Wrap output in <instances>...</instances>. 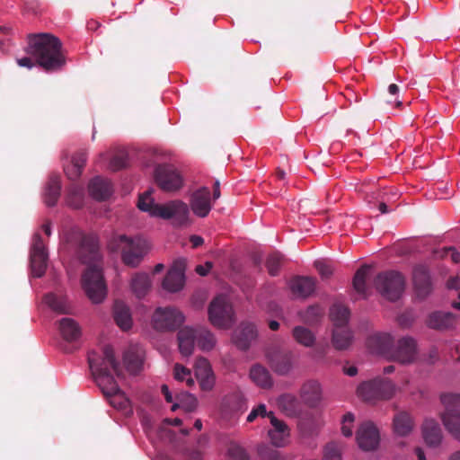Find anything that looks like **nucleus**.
I'll use <instances>...</instances> for the list:
<instances>
[{
  "mask_svg": "<svg viewBox=\"0 0 460 460\" xmlns=\"http://www.w3.org/2000/svg\"><path fill=\"white\" fill-rule=\"evenodd\" d=\"M88 361L97 385L109 398L110 403L118 410L129 412L130 402L114 379V375H119V369L112 348L107 346L101 353L90 352Z\"/></svg>",
  "mask_w": 460,
  "mask_h": 460,
  "instance_id": "obj_1",
  "label": "nucleus"
},
{
  "mask_svg": "<svg viewBox=\"0 0 460 460\" xmlns=\"http://www.w3.org/2000/svg\"><path fill=\"white\" fill-rule=\"evenodd\" d=\"M80 252L83 263L87 266L82 275V288L93 303L100 304L107 296V286L103 279L98 245L92 240L82 245Z\"/></svg>",
  "mask_w": 460,
  "mask_h": 460,
  "instance_id": "obj_2",
  "label": "nucleus"
},
{
  "mask_svg": "<svg viewBox=\"0 0 460 460\" xmlns=\"http://www.w3.org/2000/svg\"><path fill=\"white\" fill-rule=\"evenodd\" d=\"M137 207L153 217L170 220L172 226L177 227L190 224V208L187 203L180 199L155 203L152 197V190H146L139 196Z\"/></svg>",
  "mask_w": 460,
  "mask_h": 460,
  "instance_id": "obj_3",
  "label": "nucleus"
},
{
  "mask_svg": "<svg viewBox=\"0 0 460 460\" xmlns=\"http://www.w3.org/2000/svg\"><path fill=\"white\" fill-rule=\"evenodd\" d=\"M27 52L46 70L59 68L65 63L61 53V42L50 34L31 37Z\"/></svg>",
  "mask_w": 460,
  "mask_h": 460,
  "instance_id": "obj_4",
  "label": "nucleus"
},
{
  "mask_svg": "<svg viewBox=\"0 0 460 460\" xmlns=\"http://www.w3.org/2000/svg\"><path fill=\"white\" fill-rule=\"evenodd\" d=\"M394 339L389 333L376 334L368 340V346L376 353L402 364H409L416 358V343L411 338H402L393 347Z\"/></svg>",
  "mask_w": 460,
  "mask_h": 460,
  "instance_id": "obj_5",
  "label": "nucleus"
},
{
  "mask_svg": "<svg viewBox=\"0 0 460 460\" xmlns=\"http://www.w3.org/2000/svg\"><path fill=\"white\" fill-rule=\"evenodd\" d=\"M112 251L120 250L125 264L135 267L149 249L147 241L140 236L134 238L120 234L114 236L109 243Z\"/></svg>",
  "mask_w": 460,
  "mask_h": 460,
  "instance_id": "obj_6",
  "label": "nucleus"
},
{
  "mask_svg": "<svg viewBox=\"0 0 460 460\" xmlns=\"http://www.w3.org/2000/svg\"><path fill=\"white\" fill-rule=\"evenodd\" d=\"M185 322L183 313L174 306H159L154 311L150 323L157 332H173Z\"/></svg>",
  "mask_w": 460,
  "mask_h": 460,
  "instance_id": "obj_7",
  "label": "nucleus"
},
{
  "mask_svg": "<svg viewBox=\"0 0 460 460\" xmlns=\"http://www.w3.org/2000/svg\"><path fill=\"white\" fill-rule=\"evenodd\" d=\"M208 320L220 329H229L234 322V314L230 299L226 295L216 296L208 306Z\"/></svg>",
  "mask_w": 460,
  "mask_h": 460,
  "instance_id": "obj_8",
  "label": "nucleus"
},
{
  "mask_svg": "<svg viewBox=\"0 0 460 460\" xmlns=\"http://www.w3.org/2000/svg\"><path fill=\"white\" fill-rule=\"evenodd\" d=\"M441 402L445 406V412L441 416L442 421L448 432L460 439V394H442Z\"/></svg>",
  "mask_w": 460,
  "mask_h": 460,
  "instance_id": "obj_9",
  "label": "nucleus"
},
{
  "mask_svg": "<svg viewBox=\"0 0 460 460\" xmlns=\"http://www.w3.org/2000/svg\"><path fill=\"white\" fill-rule=\"evenodd\" d=\"M376 287L384 297L395 301L400 298L404 289V279L402 274L394 271L379 274Z\"/></svg>",
  "mask_w": 460,
  "mask_h": 460,
  "instance_id": "obj_10",
  "label": "nucleus"
},
{
  "mask_svg": "<svg viewBox=\"0 0 460 460\" xmlns=\"http://www.w3.org/2000/svg\"><path fill=\"white\" fill-rule=\"evenodd\" d=\"M393 428L395 445L402 448L409 446L411 442L410 435L414 428L411 415L404 411L397 413L394 418Z\"/></svg>",
  "mask_w": 460,
  "mask_h": 460,
  "instance_id": "obj_11",
  "label": "nucleus"
},
{
  "mask_svg": "<svg viewBox=\"0 0 460 460\" xmlns=\"http://www.w3.org/2000/svg\"><path fill=\"white\" fill-rule=\"evenodd\" d=\"M47 260L48 255L45 246L39 234H35L31 251V268L34 277L40 278L44 274L47 268Z\"/></svg>",
  "mask_w": 460,
  "mask_h": 460,
  "instance_id": "obj_12",
  "label": "nucleus"
},
{
  "mask_svg": "<svg viewBox=\"0 0 460 460\" xmlns=\"http://www.w3.org/2000/svg\"><path fill=\"white\" fill-rule=\"evenodd\" d=\"M155 181L164 191H175L181 188L182 178L169 166H159L155 171Z\"/></svg>",
  "mask_w": 460,
  "mask_h": 460,
  "instance_id": "obj_13",
  "label": "nucleus"
},
{
  "mask_svg": "<svg viewBox=\"0 0 460 460\" xmlns=\"http://www.w3.org/2000/svg\"><path fill=\"white\" fill-rule=\"evenodd\" d=\"M185 285L184 261H175L163 280V288L170 293L179 292Z\"/></svg>",
  "mask_w": 460,
  "mask_h": 460,
  "instance_id": "obj_14",
  "label": "nucleus"
},
{
  "mask_svg": "<svg viewBox=\"0 0 460 460\" xmlns=\"http://www.w3.org/2000/svg\"><path fill=\"white\" fill-rule=\"evenodd\" d=\"M357 442L364 451H372L379 445V432L371 422L363 423L357 432Z\"/></svg>",
  "mask_w": 460,
  "mask_h": 460,
  "instance_id": "obj_15",
  "label": "nucleus"
},
{
  "mask_svg": "<svg viewBox=\"0 0 460 460\" xmlns=\"http://www.w3.org/2000/svg\"><path fill=\"white\" fill-rule=\"evenodd\" d=\"M194 373L199 386L203 391L213 389L216 377L208 360L205 358H199L194 364Z\"/></svg>",
  "mask_w": 460,
  "mask_h": 460,
  "instance_id": "obj_16",
  "label": "nucleus"
},
{
  "mask_svg": "<svg viewBox=\"0 0 460 460\" xmlns=\"http://www.w3.org/2000/svg\"><path fill=\"white\" fill-rule=\"evenodd\" d=\"M190 208L193 213L199 217H206L211 208L210 190L207 187H202L193 192L190 199Z\"/></svg>",
  "mask_w": 460,
  "mask_h": 460,
  "instance_id": "obj_17",
  "label": "nucleus"
},
{
  "mask_svg": "<svg viewBox=\"0 0 460 460\" xmlns=\"http://www.w3.org/2000/svg\"><path fill=\"white\" fill-rule=\"evenodd\" d=\"M272 429L269 430L271 443L276 447H284L288 442L289 429L281 420H278L272 412H269Z\"/></svg>",
  "mask_w": 460,
  "mask_h": 460,
  "instance_id": "obj_18",
  "label": "nucleus"
},
{
  "mask_svg": "<svg viewBox=\"0 0 460 460\" xmlns=\"http://www.w3.org/2000/svg\"><path fill=\"white\" fill-rule=\"evenodd\" d=\"M196 336V330L189 326L179 331L178 346L180 353L183 357H190L193 353Z\"/></svg>",
  "mask_w": 460,
  "mask_h": 460,
  "instance_id": "obj_19",
  "label": "nucleus"
},
{
  "mask_svg": "<svg viewBox=\"0 0 460 460\" xmlns=\"http://www.w3.org/2000/svg\"><path fill=\"white\" fill-rule=\"evenodd\" d=\"M257 337V330L252 323H243L236 329L233 335V341L242 349H245L249 343Z\"/></svg>",
  "mask_w": 460,
  "mask_h": 460,
  "instance_id": "obj_20",
  "label": "nucleus"
},
{
  "mask_svg": "<svg viewBox=\"0 0 460 460\" xmlns=\"http://www.w3.org/2000/svg\"><path fill=\"white\" fill-rule=\"evenodd\" d=\"M113 318L116 324L122 331H128L133 325L130 309L124 302L117 301L114 303Z\"/></svg>",
  "mask_w": 460,
  "mask_h": 460,
  "instance_id": "obj_21",
  "label": "nucleus"
},
{
  "mask_svg": "<svg viewBox=\"0 0 460 460\" xmlns=\"http://www.w3.org/2000/svg\"><path fill=\"white\" fill-rule=\"evenodd\" d=\"M289 288L294 296L306 297L314 291L315 281L309 277H297L290 281Z\"/></svg>",
  "mask_w": 460,
  "mask_h": 460,
  "instance_id": "obj_22",
  "label": "nucleus"
},
{
  "mask_svg": "<svg viewBox=\"0 0 460 460\" xmlns=\"http://www.w3.org/2000/svg\"><path fill=\"white\" fill-rule=\"evenodd\" d=\"M422 436L425 443L431 447H438L442 440L441 429L438 424L431 419L424 421L422 426Z\"/></svg>",
  "mask_w": 460,
  "mask_h": 460,
  "instance_id": "obj_23",
  "label": "nucleus"
},
{
  "mask_svg": "<svg viewBox=\"0 0 460 460\" xmlns=\"http://www.w3.org/2000/svg\"><path fill=\"white\" fill-rule=\"evenodd\" d=\"M58 330L64 340L75 341L81 336V329L78 323L72 318H62L58 323Z\"/></svg>",
  "mask_w": 460,
  "mask_h": 460,
  "instance_id": "obj_24",
  "label": "nucleus"
},
{
  "mask_svg": "<svg viewBox=\"0 0 460 460\" xmlns=\"http://www.w3.org/2000/svg\"><path fill=\"white\" fill-rule=\"evenodd\" d=\"M151 278L146 273H136L130 281V289L138 298L144 297L150 290Z\"/></svg>",
  "mask_w": 460,
  "mask_h": 460,
  "instance_id": "obj_25",
  "label": "nucleus"
},
{
  "mask_svg": "<svg viewBox=\"0 0 460 460\" xmlns=\"http://www.w3.org/2000/svg\"><path fill=\"white\" fill-rule=\"evenodd\" d=\"M89 192L93 199L102 200L111 195L112 188L108 180L96 177L89 184Z\"/></svg>",
  "mask_w": 460,
  "mask_h": 460,
  "instance_id": "obj_26",
  "label": "nucleus"
},
{
  "mask_svg": "<svg viewBox=\"0 0 460 460\" xmlns=\"http://www.w3.org/2000/svg\"><path fill=\"white\" fill-rule=\"evenodd\" d=\"M123 362L127 369L131 373L140 370L143 364V351L138 346L131 347L125 352Z\"/></svg>",
  "mask_w": 460,
  "mask_h": 460,
  "instance_id": "obj_27",
  "label": "nucleus"
},
{
  "mask_svg": "<svg viewBox=\"0 0 460 460\" xmlns=\"http://www.w3.org/2000/svg\"><path fill=\"white\" fill-rule=\"evenodd\" d=\"M455 323V317L451 313L435 312L429 315L427 324L433 329H447Z\"/></svg>",
  "mask_w": 460,
  "mask_h": 460,
  "instance_id": "obj_28",
  "label": "nucleus"
},
{
  "mask_svg": "<svg viewBox=\"0 0 460 460\" xmlns=\"http://www.w3.org/2000/svg\"><path fill=\"white\" fill-rule=\"evenodd\" d=\"M250 377L261 388L267 389L272 386V378L270 372L261 365H255L251 368Z\"/></svg>",
  "mask_w": 460,
  "mask_h": 460,
  "instance_id": "obj_29",
  "label": "nucleus"
},
{
  "mask_svg": "<svg viewBox=\"0 0 460 460\" xmlns=\"http://www.w3.org/2000/svg\"><path fill=\"white\" fill-rule=\"evenodd\" d=\"M358 395L368 402H376L380 400L378 384L376 379L362 383L357 390Z\"/></svg>",
  "mask_w": 460,
  "mask_h": 460,
  "instance_id": "obj_30",
  "label": "nucleus"
},
{
  "mask_svg": "<svg viewBox=\"0 0 460 460\" xmlns=\"http://www.w3.org/2000/svg\"><path fill=\"white\" fill-rule=\"evenodd\" d=\"M321 395L322 389L317 381H308L302 387L301 396L310 405H315L321 400Z\"/></svg>",
  "mask_w": 460,
  "mask_h": 460,
  "instance_id": "obj_31",
  "label": "nucleus"
},
{
  "mask_svg": "<svg viewBox=\"0 0 460 460\" xmlns=\"http://www.w3.org/2000/svg\"><path fill=\"white\" fill-rule=\"evenodd\" d=\"M86 162V155L84 153H79L72 157L70 163L65 166V172L71 180L77 179L83 171Z\"/></svg>",
  "mask_w": 460,
  "mask_h": 460,
  "instance_id": "obj_32",
  "label": "nucleus"
},
{
  "mask_svg": "<svg viewBox=\"0 0 460 460\" xmlns=\"http://www.w3.org/2000/svg\"><path fill=\"white\" fill-rule=\"evenodd\" d=\"M60 180L58 176L49 178L44 191V201L48 206H54L59 197Z\"/></svg>",
  "mask_w": 460,
  "mask_h": 460,
  "instance_id": "obj_33",
  "label": "nucleus"
},
{
  "mask_svg": "<svg viewBox=\"0 0 460 460\" xmlns=\"http://www.w3.org/2000/svg\"><path fill=\"white\" fill-rule=\"evenodd\" d=\"M270 366L275 372L280 375L288 373L293 366L291 357L287 354H277L272 357H269Z\"/></svg>",
  "mask_w": 460,
  "mask_h": 460,
  "instance_id": "obj_34",
  "label": "nucleus"
},
{
  "mask_svg": "<svg viewBox=\"0 0 460 460\" xmlns=\"http://www.w3.org/2000/svg\"><path fill=\"white\" fill-rule=\"evenodd\" d=\"M176 402L172 405V411L182 408L185 411H193L198 406L197 398L189 393H181L176 396Z\"/></svg>",
  "mask_w": 460,
  "mask_h": 460,
  "instance_id": "obj_35",
  "label": "nucleus"
},
{
  "mask_svg": "<svg viewBox=\"0 0 460 460\" xmlns=\"http://www.w3.org/2000/svg\"><path fill=\"white\" fill-rule=\"evenodd\" d=\"M352 342L351 332L343 327L335 328L332 334V344L337 349H345Z\"/></svg>",
  "mask_w": 460,
  "mask_h": 460,
  "instance_id": "obj_36",
  "label": "nucleus"
},
{
  "mask_svg": "<svg viewBox=\"0 0 460 460\" xmlns=\"http://www.w3.org/2000/svg\"><path fill=\"white\" fill-rule=\"evenodd\" d=\"M330 315L335 328H340L344 327V325L348 323L349 312L344 305L341 304H335L331 308Z\"/></svg>",
  "mask_w": 460,
  "mask_h": 460,
  "instance_id": "obj_37",
  "label": "nucleus"
},
{
  "mask_svg": "<svg viewBox=\"0 0 460 460\" xmlns=\"http://www.w3.org/2000/svg\"><path fill=\"white\" fill-rule=\"evenodd\" d=\"M196 341L201 350L209 351L215 347L217 341L212 332L208 330L200 329L196 331Z\"/></svg>",
  "mask_w": 460,
  "mask_h": 460,
  "instance_id": "obj_38",
  "label": "nucleus"
},
{
  "mask_svg": "<svg viewBox=\"0 0 460 460\" xmlns=\"http://www.w3.org/2000/svg\"><path fill=\"white\" fill-rule=\"evenodd\" d=\"M276 405L287 415H293L297 408V400L292 394H284L276 400Z\"/></svg>",
  "mask_w": 460,
  "mask_h": 460,
  "instance_id": "obj_39",
  "label": "nucleus"
},
{
  "mask_svg": "<svg viewBox=\"0 0 460 460\" xmlns=\"http://www.w3.org/2000/svg\"><path fill=\"white\" fill-rule=\"evenodd\" d=\"M44 302L51 309L59 313H67L70 309L67 299L64 296H58L55 294H48L44 297Z\"/></svg>",
  "mask_w": 460,
  "mask_h": 460,
  "instance_id": "obj_40",
  "label": "nucleus"
},
{
  "mask_svg": "<svg viewBox=\"0 0 460 460\" xmlns=\"http://www.w3.org/2000/svg\"><path fill=\"white\" fill-rule=\"evenodd\" d=\"M172 375L175 380L184 382L190 387H192L195 385L191 370L180 363L174 364Z\"/></svg>",
  "mask_w": 460,
  "mask_h": 460,
  "instance_id": "obj_41",
  "label": "nucleus"
},
{
  "mask_svg": "<svg viewBox=\"0 0 460 460\" xmlns=\"http://www.w3.org/2000/svg\"><path fill=\"white\" fill-rule=\"evenodd\" d=\"M413 280L416 288L419 290L420 294L423 292H427L429 289V278L427 270L422 268L415 269L413 272Z\"/></svg>",
  "mask_w": 460,
  "mask_h": 460,
  "instance_id": "obj_42",
  "label": "nucleus"
},
{
  "mask_svg": "<svg viewBox=\"0 0 460 460\" xmlns=\"http://www.w3.org/2000/svg\"><path fill=\"white\" fill-rule=\"evenodd\" d=\"M293 336L298 343L305 347H310L314 342V334L304 327H296L293 331Z\"/></svg>",
  "mask_w": 460,
  "mask_h": 460,
  "instance_id": "obj_43",
  "label": "nucleus"
},
{
  "mask_svg": "<svg viewBox=\"0 0 460 460\" xmlns=\"http://www.w3.org/2000/svg\"><path fill=\"white\" fill-rule=\"evenodd\" d=\"M376 383L378 384L380 400H388L394 396L396 392V386L392 381L378 378Z\"/></svg>",
  "mask_w": 460,
  "mask_h": 460,
  "instance_id": "obj_44",
  "label": "nucleus"
},
{
  "mask_svg": "<svg viewBox=\"0 0 460 460\" xmlns=\"http://www.w3.org/2000/svg\"><path fill=\"white\" fill-rule=\"evenodd\" d=\"M368 268L367 267H362L360 268L355 274L354 279H353V286L354 288L358 292L359 294L365 295L366 294V280L368 273Z\"/></svg>",
  "mask_w": 460,
  "mask_h": 460,
  "instance_id": "obj_45",
  "label": "nucleus"
},
{
  "mask_svg": "<svg viewBox=\"0 0 460 460\" xmlns=\"http://www.w3.org/2000/svg\"><path fill=\"white\" fill-rule=\"evenodd\" d=\"M83 190L75 187L69 190L66 201L71 207L79 208L83 202Z\"/></svg>",
  "mask_w": 460,
  "mask_h": 460,
  "instance_id": "obj_46",
  "label": "nucleus"
},
{
  "mask_svg": "<svg viewBox=\"0 0 460 460\" xmlns=\"http://www.w3.org/2000/svg\"><path fill=\"white\" fill-rule=\"evenodd\" d=\"M355 417L352 413H346L341 420V433L345 437H351L353 434Z\"/></svg>",
  "mask_w": 460,
  "mask_h": 460,
  "instance_id": "obj_47",
  "label": "nucleus"
},
{
  "mask_svg": "<svg viewBox=\"0 0 460 460\" xmlns=\"http://www.w3.org/2000/svg\"><path fill=\"white\" fill-rule=\"evenodd\" d=\"M399 92L400 88L397 84H391L388 86L387 93L389 97L387 98L386 102L392 107H401L402 105V101L399 99Z\"/></svg>",
  "mask_w": 460,
  "mask_h": 460,
  "instance_id": "obj_48",
  "label": "nucleus"
},
{
  "mask_svg": "<svg viewBox=\"0 0 460 460\" xmlns=\"http://www.w3.org/2000/svg\"><path fill=\"white\" fill-rule=\"evenodd\" d=\"M314 265L322 278H329L334 271L332 262L323 259L316 261Z\"/></svg>",
  "mask_w": 460,
  "mask_h": 460,
  "instance_id": "obj_49",
  "label": "nucleus"
},
{
  "mask_svg": "<svg viewBox=\"0 0 460 460\" xmlns=\"http://www.w3.org/2000/svg\"><path fill=\"white\" fill-rule=\"evenodd\" d=\"M324 460H341V453L338 446L331 443L326 446L323 455Z\"/></svg>",
  "mask_w": 460,
  "mask_h": 460,
  "instance_id": "obj_50",
  "label": "nucleus"
},
{
  "mask_svg": "<svg viewBox=\"0 0 460 460\" xmlns=\"http://www.w3.org/2000/svg\"><path fill=\"white\" fill-rule=\"evenodd\" d=\"M280 260H281L280 255L277 254V253L271 254L268 257L267 268H268V270L270 275L277 274L279 268Z\"/></svg>",
  "mask_w": 460,
  "mask_h": 460,
  "instance_id": "obj_51",
  "label": "nucleus"
},
{
  "mask_svg": "<svg viewBox=\"0 0 460 460\" xmlns=\"http://www.w3.org/2000/svg\"><path fill=\"white\" fill-rule=\"evenodd\" d=\"M438 256L441 258L450 257L455 263H457L460 259V253L453 247L444 248L438 252Z\"/></svg>",
  "mask_w": 460,
  "mask_h": 460,
  "instance_id": "obj_52",
  "label": "nucleus"
},
{
  "mask_svg": "<svg viewBox=\"0 0 460 460\" xmlns=\"http://www.w3.org/2000/svg\"><path fill=\"white\" fill-rule=\"evenodd\" d=\"M127 164V158L124 153H121L115 157H113L110 163V167L113 171L119 170L126 166Z\"/></svg>",
  "mask_w": 460,
  "mask_h": 460,
  "instance_id": "obj_53",
  "label": "nucleus"
},
{
  "mask_svg": "<svg viewBox=\"0 0 460 460\" xmlns=\"http://www.w3.org/2000/svg\"><path fill=\"white\" fill-rule=\"evenodd\" d=\"M259 415H261V416H262V417H264V416H266V415H268V416H269V413H268V412H267V411H266V406H265L264 404H260L257 408L253 409V410L250 412V414L247 416V420H248L249 422H252V421H253V420H255V418H256L257 416H259Z\"/></svg>",
  "mask_w": 460,
  "mask_h": 460,
  "instance_id": "obj_54",
  "label": "nucleus"
},
{
  "mask_svg": "<svg viewBox=\"0 0 460 460\" xmlns=\"http://www.w3.org/2000/svg\"><path fill=\"white\" fill-rule=\"evenodd\" d=\"M212 269L211 262H206L204 265H198L196 267V272L200 276H206Z\"/></svg>",
  "mask_w": 460,
  "mask_h": 460,
  "instance_id": "obj_55",
  "label": "nucleus"
},
{
  "mask_svg": "<svg viewBox=\"0 0 460 460\" xmlns=\"http://www.w3.org/2000/svg\"><path fill=\"white\" fill-rule=\"evenodd\" d=\"M447 287L449 289L458 290L457 296L460 299V279L458 278H452L448 280Z\"/></svg>",
  "mask_w": 460,
  "mask_h": 460,
  "instance_id": "obj_56",
  "label": "nucleus"
},
{
  "mask_svg": "<svg viewBox=\"0 0 460 460\" xmlns=\"http://www.w3.org/2000/svg\"><path fill=\"white\" fill-rule=\"evenodd\" d=\"M321 313H322L321 309L318 306H311L308 308V310L306 312V315L304 318L306 321H311V320H313V318H311V316H309V314H312L314 316H318L321 314Z\"/></svg>",
  "mask_w": 460,
  "mask_h": 460,
  "instance_id": "obj_57",
  "label": "nucleus"
},
{
  "mask_svg": "<svg viewBox=\"0 0 460 460\" xmlns=\"http://www.w3.org/2000/svg\"><path fill=\"white\" fill-rule=\"evenodd\" d=\"M17 64L20 66L27 67L29 69L32 68L34 66V63L31 61L30 58H22L17 59Z\"/></svg>",
  "mask_w": 460,
  "mask_h": 460,
  "instance_id": "obj_58",
  "label": "nucleus"
},
{
  "mask_svg": "<svg viewBox=\"0 0 460 460\" xmlns=\"http://www.w3.org/2000/svg\"><path fill=\"white\" fill-rule=\"evenodd\" d=\"M161 391H162L163 394L164 395L166 402H172L173 404L174 403L173 396H172V393L170 392L168 386L166 385H163L161 387Z\"/></svg>",
  "mask_w": 460,
  "mask_h": 460,
  "instance_id": "obj_59",
  "label": "nucleus"
},
{
  "mask_svg": "<svg viewBox=\"0 0 460 460\" xmlns=\"http://www.w3.org/2000/svg\"><path fill=\"white\" fill-rule=\"evenodd\" d=\"M190 242L193 247H198L203 243V238L199 235H192L190 237Z\"/></svg>",
  "mask_w": 460,
  "mask_h": 460,
  "instance_id": "obj_60",
  "label": "nucleus"
},
{
  "mask_svg": "<svg viewBox=\"0 0 460 460\" xmlns=\"http://www.w3.org/2000/svg\"><path fill=\"white\" fill-rule=\"evenodd\" d=\"M344 373L349 376H354L358 373V369L356 367L350 366L348 367H344Z\"/></svg>",
  "mask_w": 460,
  "mask_h": 460,
  "instance_id": "obj_61",
  "label": "nucleus"
},
{
  "mask_svg": "<svg viewBox=\"0 0 460 460\" xmlns=\"http://www.w3.org/2000/svg\"><path fill=\"white\" fill-rule=\"evenodd\" d=\"M220 197V190H219V181H216L214 184V193L213 198L214 199H217Z\"/></svg>",
  "mask_w": 460,
  "mask_h": 460,
  "instance_id": "obj_62",
  "label": "nucleus"
},
{
  "mask_svg": "<svg viewBox=\"0 0 460 460\" xmlns=\"http://www.w3.org/2000/svg\"><path fill=\"white\" fill-rule=\"evenodd\" d=\"M415 453L417 455L418 460H426L425 454L420 447H417L415 449Z\"/></svg>",
  "mask_w": 460,
  "mask_h": 460,
  "instance_id": "obj_63",
  "label": "nucleus"
},
{
  "mask_svg": "<svg viewBox=\"0 0 460 460\" xmlns=\"http://www.w3.org/2000/svg\"><path fill=\"white\" fill-rule=\"evenodd\" d=\"M164 421L168 424L174 425V426H178V425L181 424V420L179 418H174L172 420L166 419Z\"/></svg>",
  "mask_w": 460,
  "mask_h": 460,
  "instance_id": "obj_64",
  "label": "nucleus"
}]
</instances>
